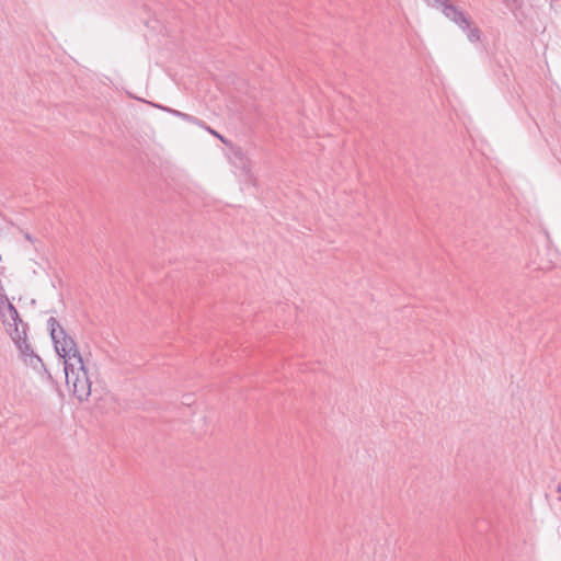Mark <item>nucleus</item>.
I'll return each instance as SVG.
<instances>
[{
  "label": "nucleus",
  "mask_w": 561,
  "mask_h": 561,
  "mask_svg": "<svg viewBox=\"0 0 561 561\" xmlns=\"http://www.w3.org/2000/svg\"><path fill=\"white\" fill-rule=\"evenodd\" d=\"M67 386L79 401H87L91 396V380L82 357L70 358L65 366Z\"/></svg>",
  "instance_id": "nucleus-2"
},
{
  "label": "nucleus",
  "mask_w": 561,
  "mask_h": 561,
  "mask_svg": "<svg viewBox=\"0 0 561 561\" xmlns=\"http://www.w3.org/2000/svg\"><path fill=\"white\" fill-rule=\"evenodd\" d=\"M514 3H516L518 0H512Z\"/></svg>",
  "instance_id": "nucleus-9"
},
{
  "label": "nucleus",
  "mask_w": 561,
  "mask_h": 561,
  "mask_svg": "<svg viewBox=\"0 0 561 561\" xmlns=\"http://www.w3.org/2000/svg\"><path fill=\"white\" fill-rule=\"evenodd\" d=\"M0 318L5 332L10 335L24 359L27 360V357H30L31 364H33V358L41 360L34 354L28 343L26 334L27 324L20 318L16 308L10 302L9 298L2 294H0Z\"/></svg>",
  "instance_id": "nucleus-1"
},
{
  "label": "nucleus",
  "mask_w": 561,
  "mask_h": 561,
  "mask_svg": "<svg viewBox=\"0 0 561 561\" xmlns=\"http://www.w3.org/2000/svg\"><path fill=\"white\" fill-rule=\"evenodd\" d=\"M47 328L54 342L55 350L64 359L65 366H68L70 358L82 357L73 339L65 332L62 327L54 317L48 319Z\"/></svg>",
  "instance_id": "nucleus-3"
},
{
  "label": "nucleus",
  "mask_w": 561,
  "mask_h": 561,
  "mask_svg": "<svg viewBox=\"0 0 561 561\" xmlns=\"http://www.w3.org/2000/svg\"><path fill=\"white\" fill-rule=\"evenodd\" d=\"M468 28H469V32H468L469 41L470 42H478L480 39V31H479V28H477V27L470 28V26Z\"/></svg>",
  "instance_id": "nucleus-7"
},
{
  "label": "nucleus",
  "mask_w": 561,
  "mask_h": 561,
  "mask_svg": "<svg viewBox=\"0 0 561 561\" xmlns=\"http://www.w3.org/2000/svg\"><path fill=\"white\" fill-rule=\"evenodd\" d=\"M444 0H433V5L440 3L443 5Z\"/></svg>",
  "instance_id": "nucleus-8"
},
{
  "label": "nucleus",
  "mask_w": 561,
  "mask_h": 561,
  "mask_svg": "<svg viewBox=\"0 0 561 561\" xmlns=\"http://www.w3.org/2000/svg\"><path fill=\"white\" fill-rule=\"evenodd\" d=\"M175 114L178 116L182 117L183 119L190 122V123L196 124V125L205 128L209 134H211L213 136L218 138L222 144H225V145H229L230 144L222 135L218 134L211 127L205 126L204 123L202 121H199L198 118L193 117V116H191L188 114L181 113V112H175Z\"/></svg>",
  "instance_id": "nucleus-5"
},
{
  "label": "nucleus",
  "mask_w": 561,
  "mask_h": 561,
  "mask_svg": "<svg viewBox=\"0 0 561 561\" xmlns=\"http://www.w3.org/2000/svg\"><path fill=\"white\" fill-rule=\"evenodd\" d=\"M232 153L236 159V164L244 172V174H250L251 172V164L244 152L239 147L232 148Z\"/></svg>",
  "instance_id": "nucleus-6"
},
{
  "label": "nucleus",
  "mask_w": 561,
  "mask_h": 561,
  "mask_svg": "<svg viewBox=\"0 0 561 561\" xmlns=\"http://www.w3.org/2000/svg\"><path fill=\"white\" fill-rule=\"evenodd\" d=\"M443 13L458 24L462 30H467V27L470 26V21L465 13L447 1L443 2Z\"/></svg>",
  "instance_id": "nucleus-4"
}]
</instances>
